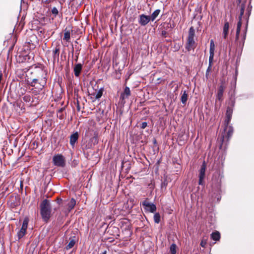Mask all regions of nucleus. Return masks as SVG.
Listing matches in <instances>:
<instances>
[{"instance_id": "nucleus-1", "label": "nucleus", "mask_w": 254, "mask_h": 254, "mask_svg": "<svg viewBox=\"0 0 254 254\" xmlns=\"http://www.w3.org/2000/svg\"><path fill=\"white\" fill-rule=\"evenodd\" d=\"M51 206L50 202L47 199L42 201L40 204V213L42 219L44 221L47 222L51 217Z\"/></svg>"}, {"instance_id": "nucleus-2", "label": "nucleus", "mask_w": 254, "mask_h": 254, "mask_svg": "<svg viewBox=\"0 0 254 254\" xmlns=\"http://www.w3.org/2000/svg\"><path fill=\"white\" fill-rule=\"evenodd\" d=\"M53 161L54 165L58 167H63L65 166L64 157L61 154H57L53 157Z\"/></svg>"}, {"instance_id": "nucleus-3", "label": "nucleus", "mask_w": 254, "mask_h": 254, "mask_svg": "<svg viewBox=\"0 0 254 254\" xmlns=\"http://www.w3.org/2000/svg\"><path fill=\"white\" fill-rule=\"evenodd\" d=\"M142 205L146 211L154 213L156 210V205L152 203L149 202L147 200L142 202Z\"/></svg>"}, {"instance_id": "nucleus-4", "label": "nucleus", "mask_w": 254, "mask_h": 254, "mask_svg": "<svg viewBox=\"0 0 254 254\" xmlns=\"http://www.w3.org/2000/svg\"><path fill=\"white\" fill-rule=\"evenodd\" d=\"M28 221L27 219H24L20 230L17 233L18 239L22 238L26 234L27 228Z\"/></svg>"}, {"instance_id": "nucleus-5", "label": "nucleus", "mask_w": 254, "mask_h": 254, "mask_svg": "<svg viewBox=\"0 0 254 254\" xmlns=\"http://www.w3.org/2000/svg\"><path fill=\"white\" fill-rule=\"evenodd\" d=\"M214 51H215V44L213 40H211L210 44V50L209 53L210 56L209 58V64H210V66H211L213 63V58L214 55Z\"/></svg>"}, {"instance_id": "nucleus-6", "label": "nucleus", "mask_w": 254, "mask_h": 254, "mask_svg": "<svg viewBox=\"0 0 254 254\" xmlns=\"http://www.w3.org/2000/svg\"><path fill=\"white\" fill-rule=\"evenodd\" d=\"M205 169H206V164H205V162L204 161L201 166V168L199 171V185H202V184H203V180L205 177Z\"/></svg>"}, {"instance_id": "nucleus-7", "label": "nucleus", "mask_w": 254, "mask_h": 254, "mask_svg": "<svg viewBox=\"0 0 254 254\" xmlns=\"http://www.w3.org/2000/svg\"><path fill=\"white\" fill-rule=\"evenodd\" d=\"M151 20L150 16L144 14L139 15L138 22L141 26H145Z\"/></svg>"}, {"instance_id": "nucleus-8", "label": "nucleus", "mask_w": 254, "mask_h": 254, "mask_svg": "<svg viewBox=\"0 0 254 254\" xmlns=\"http://www.w3.org/2000/svg\"><path fill=\"white\" fill-rule=\"evenodd\" d=\"M130 95V91L129 88L126 87L124 89V92L121 93L120 96V99L122 100V102H125V99L128 98Z\"/></svg>"}, {"instance_id": "nucleus-9", "label": "nucleus", "mask_w": 254, "mask_h": 254, "mask_svg": "<svg viewBox=\"0 0 254 254\" xmlns=\"http://www.w3.org/2000/svg\"><path fill=\"white\" fill-rule=\"evenodd\" d=\"M225 89V86L223 84H221L218 90L217 94V99L219 101L222 100L223 92Z\"/></svg>"}, {"instance_id": "nucleus-10", "label": "nucleus", "mask_w": 254, "mask_h": 254, "mask_svg": "<svg viewBox=\"0 0 254 254\" xmlns=\"http://www.w3.org/2000/svg\"><path fill=\"white\" fill-rule=\"evenodd\" d=\"M195 42L194 39L188 38L187 45L186 46V49L190 51L191 49H193L194 48Z\"/></svg>"}, {"instance_id": "nucleus-11", "label": "nucleus", "mask_w": 254, "mask_h": 254, "mask_svg": "<svg viewBox=\"0 0 254 254\" xmlns=\"http://www.w3.org/2000/svg\"><path fill=\"white\" fill-rule=\"evenodd\" d=\"M82 70V64H77L75 65L74 67V73L76 77H78L80 74Z\"/></svg>"}, {"instance_id": "nucleus-12", "label": "nucleus", "mask_w": 254, "mask_h": 254, "mask_svg": "<svg viewBox=\"0 0 254 254\" xmlns=\"http://www.w3.org/2000/svg\"><path fill=\"white\" fill-rule=\"evenodd\" d=\"M229 29V22L226 21L224 23V25L223 29V35L225 39H226L228 35Z\"/></svg>"}, {"instance_id": "nucleus-13", "label": "nucleus", "mask_w": 254, "mask_h": 254, "mask_svg": "<svg viewBox=\"0 0 254 254\" xmlns=\"http://www.w3.org/2000/svg\"><path fill=\"white\" fill-rule=\"evenodd\" d=\"M78 138V134L77 132L71 134L70 137V144L72 146H74L75 143L76 142Z\"/></svg>"}, {"instance_id": "nucleus-14", "label": "nucleus", "mask_w": 254, "mask_h": 254, "mask_svg": "<svg viewBox=\"0 0 254 254\" xmlns=\"http://www.w3.org/2000/svg\"><path fill=\"white\" fill-rule=\"evenodd\" d=\"M60 54V48L58 47H56L53 51V62H55L56 61L59 60Z\"/></svg>"}, {"instance_id": "nucleus-15", "label": "nucleus", "mask_w": 254, "mask_h": 254, "mask_svg": "<svg viewBox=\"0 0 254 254\" xmlns=\"http://www.w3.org/2000/svg\"><path fill=\"white\" fill-rule=\"evenodd\" d=\"M76 204V201L74 198H71V200L67 204L68 211H71L75 206Z\"/></svg>"}, {"instance_id": "nucleus-16", "label": "nucleus", "mask_w": 254, "mask_h": 254, "mask_svg": "<svg viewBox=\"0 0 254 254\" xmlns=\"http://www.w3.org/2000/svg\"><path fill=\"white\" fill-rule=\"evenodd\" d=\"M211 238L214 241H218L220 238V233L218 231L212 233L211 235Z\"/></svg>"}, {"instance_id": "nucleus-17", "label": "nucleus", "mask_w": 254, "mask_h": 254, "mask_svg": "<svg viewBox=\"0 0 254 254\" xmlns=\"http://www.w3.org/2000/svg\"><path fill=\"white\" fill-rule=\"evenodd\" d=\"M188 96L187 92L184 91L181 98V102L183 104L185 105L186 104L188 100Z\"/></svg>"}, {"instance_id": "nucleus-18", "label": "nucleus", "mask_w": 254, "mask_h": 254, "mask_svg": "<svg viewBox=\"0 0 254 254\" xmlns=\"http://www.w3.org/2000/svg\"><path fill=\"white\" fill-rule=\"evenodd\" d=\"M160 12V10L159 9H156L155 10L152 14L150 16V19L152 21H153L158 16Z\"/></svg>"}, {"instance_id": "nucleus-19", "label": "nucleus", "mask_w": 254, "mask_h": 254, "mask_svg": "<svg viewBox=\"0 0 254 254\" xmlns=\"http://www.w3.org/2000/svg\"><path fill=\"white\" fill-rule=\"evenodd\" d=\"M242 26V20H239V21L237 23V31H236V40H237L239 38L240 30H241V27Z\"/></svg>"}, {"instance_id": "nucleus-20", "label": "nucleus", "mask_w": 254, "mask_h": 254, "mask_svg": "<svg viewBox=\"0 0 254 254\" xmlns=\"http://www.w3.org/2000/svg\"><path fill=\"white\" fill-rule=\"evenodd\" d=\"M194 35H195V30H194V28H193V27H190V28L189 29V36H188V38L194 39Z\"/></svg>"}, {"instance_id": "nucleus-21", "label": "nucleus", "mask_w": 254, "mask_h": 254, "mask_svg": "<svg viewBox=\"0 0 254 254\" xmlns=\"http://www.w3.org/2000/svg\"><path fill=\"white\" fill-rule=\"evenodd\" d=\"M245 9V4L244 3H242L241 5V10H240V14L239 16V20H242V16L244 14Z\"/></svg>"}, {"instance_id": "nucleus-22", "label": "nucleus", "mask_w": 254, "mask_h": 254, "mask_svg": "<svg viewBox=\"0 0 254 254\" xmlns=\"http://www.w3.org/2000/svg\"><path fill=\"white\" fill-rule=\"evenodd\" d=\"M231 113H232V110L230 108H228L226 112V116H227V124L228 125L229 124V122H230L231 118Z\"/></svg>"}, {"instance_id": "nucleus-23", "label": "nucleus", "mask_w": 254, "mask_h": 254, "mask_svg": "<svg viewBox=\"0 0 254 254\" xmlns=\"http://www.w3.org/2000/svg\"><path fill=\"white\" fill-rule=\"evenodd\" d=\"M75 244V240L73 239H70L69 243L66 247L67 250L72 248Z\"/></svg>"}, {"instance_id": "nucleus-24", "label": "nucleus", "mask_w": 254, "mask_h": 254, "mask_svg": "<svg viewBox=\"0 0 254 254\" xmlns=\"http://www.w3.org/2000/svg\"><path fill=\"white\" fill-rule=\"evenodd\" d=\"M154 221L156 223H159L160 221V216L159 213H156L154 215Z\"/></svg>"}, {"instance_id": "nucleus-25", "label": "nucleus", "mask_w": 254, "mask_h": 254, "mask_svg": "<svg viewBox=\"0 0 254 254\" xmlns=\"http://www.w3.org/2000/svg\"><path fill=\"white\" fill-rule=\"evenodd\" d=\"M176 245L174 244H173L171 245L170 248V251L171 254H176Z\"/></svg>"}, {"instance_id": "nucleus-26", "label": "nucleus", "mask_w": 254, "mask_h": 254, "mask_svg": "<svg viewBox=\"0 0 254 254\" xmlns=\"http://www.w3.org/2000/svg\"><path fill=\"white\" fill-rule=\"evenodd\" d=\"M70 39V32L68 31H65L64 33V40L69 41Z\"/></svg>"}, {"instance_id": "nucleus-27", "label": "nucleus", "mask_w": 254, "mask_h": 254, "mask_svg": "<svg viewBox=\"0 0 254 254\" xmlns=\"http://www.w3.org/2000/svg\"><path fill=\"white\" fill-rule=\"evenodd\" d=\"M227 128H228V130L227 131V136L228 138H230L233 133V127L231 126L227 127Z\"/></svg>"}, {"instance_id": "nucleus-28", "label": "nucleus", "mask_w": 254, "mask_h": 254, "mask_svg": "<svg viewBox=\"0 0 254 254\" xmlns=\"http://www.w3.org/2000/svg\"><path fill=\"white\" fill-rule=\"evenodd\" d=\"M23 100L26 102H29L31 100V97L29 95H26L23 97Z\"/></svg>"}, {"instance_id": "nucleus-29", "label": "nucleus", "mask_w": 254, "mask_h": 254, "mask_svg": "<svg viewBox=\"0 0 254 254\" xmlns=\"http://www.w3.org/2000/svg\"><path fill=\"white\" fill-rule=\"evenodd\" d=\"M102 93H103V92H102V90H99V91H98V92L97 93H95V98L96 99L100 98L102 96Z\"/></svg>"}, {"instance_id": "nucleus-30", "label": "nucleus", "mask_w": 254, "mask_h": 254, "mask_svg": "<svg viewBox=\"0 0 254 254\" xmlns=\"http://www.w3.org/2000/svg\"><path fill=\"white\" fill-rule=\"evenodd\" d=\"M47 79L46 76L43 77V79L41 80V82H40V84L42 85V87H44L46 84Z\"/></svg>"}, {"instance_id": "nucleus-31", "label": "nucleus", "mask_w": 254, "mask_h": 254, "mask_svg": "<svg viewBox=\"0 0 254 254\" xmlns=\"http://www.w3.org/2000/svg\"><path fill=\"white\" fill-rule=\"evenodd\" d=\"M52 13L54 14L55 16H56L58 14L59 11L56 7H54L52 9Z\"/></svg>"}, {"instance_id": "nucleus-32", "label": "nucleus", "mask_w": 254, "mask_h": 254, "mask_svg": "<svg viewBox=\"0 0 254 254\" xmlns=\"http://www.w3.org/2000/svg\"><path fill=\"white\" fill-rule=\"evenodd\" d=\"M207 244V241L206 239H205L204 238H203L202 240L201 241L200 245L202 247H205L206 245Z\"/></svg>"}, {"instance_id": "nucleus-33", "label": "nucleus", "mask_w": 254, "mask_h": 254, "mask_svg": "<svg viewBox=\"0 0 254 254\" xmlns=\"http://www.w3.org/2000/svg\"><path fill=\"white\" fill-rule=\"evenodd\" d=\"M38 81L37 79H33L31 83H30V85L32 87H34L35 86V84Z\"/></svg>"}, {"instance_id": "nucleus-34", "label": "nucleus", "mask_w": 254, "mask_h": 254, "mask_svg": "<svg viewBox=\"0 0 254 254\" xmlns=\"http://www.w3.org/2000/svg\"><path fill=\"white\" fill-rule=\"evenodd\" d=\"M147 125L146 122H143L141 123L140 127L141 128L144 129L147 127Z\"/></svg>"}, {"instance_id": "nucleus-35", "label": "nucleus", "mask_w": 254, "mask_h": 254, "mask_svg": "<svg viewBox=\"0 0 254 254\" xmlns=\"http://www.w3.org/2000/svg\"><path fill=\"white\" fill-rule=\"evenodd\" d=\"M211 66H210V64H209V66H208V68H207V72H209V71L210 70V69H211Z\"/></svg>"}, {"instance_id": "nucleus-36", "label": "nucleus", "mask_w": 254, "mask_h": 254, "mask_svg": "<svg viewBox=\"0 0 254 254\" xmlns=\"http://www.w3.org/2000/svg\"><path fill=\"white\" fill-rule=\"evenodd\" d=\"M247 14H248V16L249 17L250 14V10H248Z\"/></svg>"}, {"instance_id": "nucleus-37", "label": "nucleus", "mask_w": 254, "mask_h": 254, "mask_svg": "<svg viewBox=\"0 0 254 254\" xmlns=\"http://www.w3.org/2000/svg\"><path fill=\"white\" fill-rule=\"evenodd\" d=\"M221 139L222 140V141H223V140H224V136H223L222 137H221Z\"/></svg>"}, {"instance_id": "nucleus-38", "label": "nucleus", "mask_w": 254, "mask_h": 254, "mask_svg": "<svg viewBox=\"0 0 254 254\" xmlns=\"http://www.w3.org/2000/svg\"><path fill=\"white\" fill-rule=\"evenodd\" d=\"M102 254H106V251H104V252L102 253Z\"/></svg>"}]
</instances>
